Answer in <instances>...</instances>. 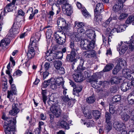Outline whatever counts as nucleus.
<instances>
[{
    "label": "nucleus",
    "instance_id": "nucleus-11",
    "mask_svg": "<svg viewBox=\"0 0 134 134\" xmlns=\"http://www.w3.org/2000/svg\"><path fill=\"white\" fill-rule=\"evenodd\" d=\"M83 35H85V36L86 35L87 38V39H84L82 40L81 41L87 40L90 43L93 42L94 45H95V41L94 39L95 38L96 35L94 31L91 29H87L86 30V31L85 32L84 34Z\"/></svg>",
    "mask_w": 134,
    "mask_h": 134
},
{
    "label": "nucleus",
    "instance_id": "nucleus-43",
    "mask_svg": "<svg viewBox=\"0 0 134 134\" xmlns=\"http://www.w3.org/2000/svg\"><path fill=\"white\" fill-rule=\"evenodd\" d=\"M121 69L120 68H119L118 65H117L113 70V74H116L120 71Z\"/></svg>",
    "mask_w": 134,
    "mask_h": 134
},
{
    "label": "nucleus",
    "instance_id": "nucleus-20",
    "mask_svg": "<svg viewBox=\"0 0 134 134\" xmlns=\"http://www.w3.org/2000/svg\"><path fill=\"white\" fill-rule=\"evenodd\" d=\"M123 77H113L110 80V82L112 84H118L122 83L123 81Z\"/></svg>",
    "mask_w": 134,
    "mask_h": 134
},
{
    "label": "nucleus",
    "instance_id": "nucleus-23",
    "mask_svg": "<svg viewBox=\"0 0 134 134\" xmlns=\"http://www.w3.org/2000/svg\"><path fill=\"white\" fill-rule=\"evenodd\" d=\"M131 39H130V41L127 42L129 49L130 51H134V33L133 35L131 36Z\"/></svg>",
    "mask_w": 134,
    "mask_h": 134
},
{
    "label": "nucleus",
    "instance_id": "nucleus-64",
    "mask_svg": "<svg viewBox=\"0 0 134 134\" xmlns=\"http://www.w3.org/2000/svg\"><path fill=\"white\" fill-rule=\"evenodd\" d=\"M129 98H134V91L131 92L128 95Z\"/></svg>",
    "mask_w": 134,
    "mask_h": 134
},
{
    "label": "nucleus",
    "instance_id": "nucleus-28",
    "mask_svg": "<svg viewBox=\"0 0 134 134\" xmlns=\"http://www.w3.org/2000/svg\"><path fill=\"white\" fill-rule=\"evenodd\" d=\"M122 120L125 121H127L129 118L130 116L124 110L123 113H121L120 114Z\"/></svg>",
    "mask_w": 134,
    "mask_h": 134
},
{
    "label": "nucleus",
    "instance_id": "nucleus-50",
    "mask_svg": "<svg viewBox=\"0 0 134 134\" xmlns=\"http://www.w3.org/2000/svg\"><path fill=\"white\" fill-rule=\"evenodd\" d=\"M127 100L129 104L131 105H132L134 104V98H129V97H127Z\"/></svg>",
    "mask_w": 134,
    "mask_h": 134
},
{
    "label": "nucleus",
    "instance_id": "nucleus-37",
    "mask_svg": "<svg viewBox=\"0 0 134 134\" xmlns=\"http://www.w3.org/2000/svg\"><path fill=\"white\" fill-rule=\"evenodd\" d=\"M92 114L95 119H98L100 116V113L98 110L93 111L92 112Z\"/></svg>",
    "mask_w": 134,
    "mask_h": 134
},
{
    "label": "nucleus",
    "instance_id": "nucleus-22",
    "mask_svg": "<svg viewBox=\"0 0 134 134\" xmlns=\"http://www.w3.org/2000/svg\"><path fill=\"white\" fill-rule=\"evenodd\" d=\"M18 104H14L12 105V110H10L9 112L10 115L14 116L16 115L19 111V110L17 107Z\"/></svg>",
    "mask_w": 134,
    "mask_h": 134
},
{
    "label": "nucleus",
    "instance_id": "nucleus-31",
    "mask_svg": "<svg viewBox=\"0 0 134 134\" xmlns=\"http://www.w3.org/2000/svg\"><path fill=\"white\" fill-rule=\"evenodd\" d=\"M94 20L96 21L98 23L101 22L102 19V16L100 13H97L96 14L94 13Z\"/></svg>",
    "mask_w": 134,
    "mask_h": 134
},
{
    "label": "nucleus",
    "instance_id": "nucleus-25",
    "mask_svg": "<svg viewBox=\"0 0 134 134\" xmlns=\"http://www.w3.org/2000/svg\"><path fill=\"white\" fill-rule=\"evenodd\" d=\"M103 8V4L101 3H99L96 5V8L94 10V13L96 14L97 13H100Z\"/></svg>",
    "mask_w": 134,
    "mask_h": 134
},
{
    "label": "nucleus",
    "instance_id": "nucleus-34",
    "mask_svg": "<svg viewBox=\"0 0 134 134\" xmlns=\"http://www.w3.org/2000/svg\"><path fill=\"white\" fill-rule=\"evenodd\" d=\"M126 24H131L132 23L133 25H134V16L131 15L129 16L126 21Z\"/></svg>",
    "mask_w": 134,
    "mask_h": 134
},
{
    "label": "nucleus",
    "instance_id": "nucleus-19",
    "mask_svg": "<svg viewBox=\"0 0 134 134\" xmlns=\"http://www.w3.org/2000/svg\"><path fill=\"white\" fill-rule=\"evenodd\" d=\"M57 23L58 27L62 29H67V25L64 19L60 18L58 19L57 21Z\"/></svg>",
    "mask_w": 134,
    "mask_h": 134
},
{
    "label": "nucleus",
    "instance_id": "nucleus-52",
    "mask_svg": "<svg viewBox=\"0 0 134 134\" xmlns=\"http://www.w3.org/2000/svg\"><path fill=\"white\" fill-rule=\"evenodd\" d=\"M110 91L111 93H115L118 91L117 87L116 86L111 87L110 88Z\"/></svg>",
    "mask_w": 134,
    "mask_h": 134
},
{
    "label": "nucleus",
    "instance_id": "nucleus-55",
    "mask_svg": "<svg viewBox=\"0 0 134 134\" xmlns=\"http://www.w3.org/2000/svg\"><path fill=\"white\" fill-rule=\"evenodd\" d=\"M53 10V7H52V10L50 11L49 13V14L50 16L49 17V18L50 20L52 19L53 16L54 14V12L52 11Z\"/></svg>",
    "mask_w": 134,
    "mask_h": 134
},
{
    "label": "nucleus",
    "instance_id": "nucleus-60",
    "mask_svg": "<svg viewBox=\"0 0 134 134\" xmlns=\"http://www.w3.org/2000/svg\"><path fill=\"white\" fill-rule=\"evenodd\" d=\"M50 64L49 63H46L44 65L45 69L46 70H48L50 66Z\"/></svg>",
    "mask_w": 134,
    "mask_h": 134
},
{
    "label": "nucleus",
    "instance_id": "nucleus-45",
    "mask_svg": "<svg viewBox=\"0 0 134 134\" xmlns=\"http://www.w3.org/2000/svg\"><path fill=\"white\" fill-rule=\"evenodd\" d=\"M111 17H109L105 22L103 24V25L104 27H106L109 24L110 22L112 20Z\"/></svg>",
    "mask_w": 134,
    "mask_h": 134
},
{
    "label": "nucleus",
    "instance_id": "nucleus-17",
    "mask_svg": "<svg viewBox=\"0 0 134 134\" xmlns=\"http://www.w3.org/2000/svg\"><path fill=\"white\" fill-rule=\"evenodd\" d=\"M66 4L63 6H62V8L63 13L68 15H70L73 12L72 7L68 2Z\"/></svg>",
    "mask_w": 134,
    "mask_h": 134
},
{
    "label": "nucleus",
    "instance_id": "nucleus-59",
    "mask_svg": "<svg viewBox=\"0 0 134 134\" xmlns=\"http://www.w3.org/2000/svg\"><path fill=\"white\" fill-rule=\"evenodd\" d=\"M41 131V130L37 128L35 129L33 133L31 134H40Z\"/></svg>",
    "mask_w": 134,
    "mask_h": 134
},
{
    "label": "nucleus",
    "instance_id": "nucleus-6",
    "mask_svg": "<svg viewBox=\"0 0 134 134\" xmlns=\"http://www.w3.org/2000/svg\"><path fill=\"white\" fill-rule=\"evenodd\" d=\"M113 126L116 130L120 132V134H134V129L131 130L127 134L124 123L116 121L113 124Z\"/></svg>",
    "mask_w": 134,
    "mask_h": 134
},
{
    "label": "nucleus",
    "instance_id": "nucleus-24",
    "mask_svg": "<svg viewBox=\"0 0 134 134\" xmlns=\"http://www.w3.org/2000/svg\"><path fill=\"white\" fill-rule=\"evenodd\" d=\"M59 124L60 126L65 129L68 130L70 128L69 125L66 121L60 120L59 121Z\"/></svg>",
    "mask_w": 134,
    "mask_h": 134
},
{
    "label": "nucleus",
    "instance_id": "nucleus-15",
    "mask_svg": "<svg viewBox=\"0 0 134 134\" xmlns=\"http://www.w3.org/2000/svg\"><path fill=\"white\" fill-rule=\"evenodd\" d=\"M29 50L27 53V58L29 59H31L34 57L35 54V52L34 48H35L36 51L38 50V46L34 45L32 46L31 45H30V43L28 46Z\"/></svg>",
    "mask_w": 134,
    "mask_h": 134
},
{
    "label": "nucleus",
    "instance_id": "nucleus-18",
    "mask_svg": "<svg viewBox=\"0 0 134 134\" xmlns=\"http://www.w3.org/2000/svg\"><path fill=\"white\" fill-rule=\"evenodd\" d=\"M41 34L40 32L36 33L34 37H31L30 39V45H36L38 46V43L39 41Z\"/></svg>",
    "mask_w": 134,
    "mask_h": 134
},
{
    "label": "nucleus",
    "instance_id": "nucleus-47",
    "mask_svg": "<svg viewBox=\"0 0 134 134\" xmlns=\"http://www.w3.org/2000/svg\"><path fill=\"white\" fill-rule=\"evenodd\" d=\"M83 114L85 117L87 118L91 119L92 118V116L90 112H86L85 111H83Z\"/></svg>",
    "mask_w": 134,
    "mask_h": 134
},
{
    "label": "nucleus",
    "instance_id": "nucleus-46",
    "mask_svg": "<svg viewBox=\"0 0 134 134\" xmlns=\"http://www.w3.org/2000/svg\"><path fill=\"white\" fill-rule=\"evenodd\" d=\"M10 91H11L14 94H16L17 90L15 84H12L11 85V90Z\"/></svg>",
    "mask_w": 134,
    "mask_h": 134
},
{
    "label": "nucleus",
    "instance_id": "nucleus-21",
    "mask_svg": "<svg viewBox=\"0 0 134 134\" xmlns=\"http://www.w3.org/2000/svg\"><path fill=\"white\" fill-rule=\"evenodd\" d=\"M10 42V40L9 38H4L0 42V47H2L3 49H5L7 48V47Z\"/></svg>",
    "mask_w": 134,
    "mask_h": 134
},
{
    "label": "nucleus",
    "instance_id": "nucleus-27",
    "mask_svg": "<svg viewBox=\"0 0 134 134\" xmlns=\"http://www.w3.org/2000/svg\"><path fill=\"white\" fill-rule=\"evenodd\" d=\"M125 29V26L124 25H117L114 29L118 33L123 31Z\"/></svg>",
    "mask_w": 134,
    "mask_h": 134
},
{
    "label": "nucleus",
    "instance_id": "nucleus-26",
    "mask_svg": "<svg viewBox=\"0 0 134 134\" xmlns=\"http://www.w3.org/2000/svg\"><path fill=\"white\" fill-rule=\"evenodd\" d=\"M123 4L118 2V4L114 5L113 8V10L115 12H118L121 10L123 7Z\"/></svg>",
    "mask_w": 134,
    "mask_h": 134
},
{
    "label": "nucleus",
    "instance_id": "nucleus-44",
    "mask_svg": "<svg viewBox=\"0 0 134 134\" xmlns=\"http://www.w3.org/2000/svg\"><path fill=\"white\" fill-rule=\"evenodd\" d=\"M51 80H48L47 81H45L42 85V87L43 88H46L49 85L51 82Z\"/></svg>",
    "mask_w": 134,
    "mask_h": 134
},
{
    "label": "nucleus",
    "instance_id": "nucleus-4",
    "mask_svg": "<svg viewBox=\"0 0 134 134\" xmlns=\"http://www.w3.org/2000/svg\"><path fill=\"white\" fill-rule=\"evenodd\" d=\"M62 52H55L51 50H49L45 53L46 59L49 62L52 61L55 59H60L62 58L63 53H65L66 51V48L64 47L62 49Z\"/></svg>",
    "mask_w": 134,
    "mask_h": 134
},
{
    "label": "nucleus",
    "instance_id": "nucleus-35",
    "mask_svg": "<svg viewBox=\"0 0 134 134\" xmlns=\"http://www.w3.org/2000/svg\"><path fill=\"white\" fill-rule=\"evenodd\" d=\"M46 90H42V97L43 102L44 104H46V101L47 100V97L46 96Z\"/></svg>",
    "mask_w": 134,
    "mask_h": 134
},
{
    "label": "nucleus",
    "instance_id": "nucleus-14",
    "mask_svg": "<svg viewBox=\"0 0 134 134\" xmlns=\"http://www.w3.org/2000/svg\"><path fill=\"white\" fill-rule=\"evenodd\" d=\"M127 44V41L124 43L122 41H121L118 44L117 46V50L118 51L120 54L122 55L126 52L128 48Z\"/></svg>",
    "mask_w": 134,
    "mask_h": 134
},
{
    "label": "nucleus",
    "instance_id": "nucleus-61",
    "mask_svg": "<svg viewBox=\"0 0 134 134\" xmlns=\"http://www.w3.org/2000/svg\"><path fill=\"white\" fill-rule=\"evenodd\" d=\"M40 117L42 120H44L46 118V116L43 113H41L40 115Z\"/></svg>",
    "mask_w": 134,
    "mask_h": 134
},
{
    "label": "nucleus",
    "instance_id": "nucleus-9",
    "mask_svg": "<svg viewBox=\"0 0 134 134\" xmlns=\"http://www.w3.org/2000/svg\"><path fill=\"white\" fill-rule=\"evenodd\" d=\"M121 99L120 96L117 95L113 96L112 98V101L114 102L113 104H110L109 106V111L111 114H113L115 111H119L120 108L118 105H114V102H119Z\"/></svg>",
    "mask_w": 134,
    "mask_h": 134
},
{
    "label": "nucleus",
    "instance_id": "nucleus-7",
    "mask_svg": "<svg viewBox=\"0 0 134 134\" xmlns=\"http://www.w3.org/2000/svg\"><path fill=\"white\" fill-rule=\"evenodd\" d=\"M102 76L101 72L96 73L93 75L91 78L90 79L89 82L94 88L98 89L100 87L102 84V82L99 81L98 82L97 80L101 78Z\"/></svg>",
    "mask_w": 134,
    "mask_h": 134
},
{
    "label": "nucleus",
    "instance_id": "nucleus-58",
    "mask_svg": "<svg viewBox=\"0 0 134 134\" xmlns=\"http://www.w3.org/2000/svg\"><path fill=\"white\" fill-rule=\"evenodd\" d=\"M110 17H111L112 20H116L117 18V16L115 13H112Z\"/></svg>",
    "mask_w": 134,
    "mask_h": 134
},
{
    "label": "nucleus",
    "instance_id": "nucleus-48",
    "mask_svg": "<svg viewBox=\"0 0 134 134\" xmlns=\"http://www.w3.org/2000/svg\"><path fill=\"white\" fill-rule=\"evenodd\" d=\"M123 85L124 86H126L128 88V90L130 88L131 86L132 85V81L131 82H128L127 83L125 82L123 83Z\"/></svg>",
    "mask_w": 134,
    "mask_h": 134
},
{
    "label": "nucleus",
    "instance_id": "nucleus-62",
    "mask_svg": "<svg viewBox=\"0 0 134 134\" xmlns=\"http://www.w3.org/2000/svg\"><path fill=\"white\" fill-rule=\"evenodd\" d=\"M18 14L19 15L23 16L24 15L25 13L21 9H20L18 11Z\"/></svg>",
    "mask_w": 134,
    "mask_h": 134
},
{
    "label": "nucleus",
    "instance_id": "nucleus-39",
    "mask_svg": "<svg viewBox=\"0 0 134 134\" xmlns=\"http://www.w3.org/2000/svg\"><path fill=\"white\" fill-rule=\"evenodd\" d=\"M107 124L105 126V129L108 132L110 131L112 128V124L111 122H106Z\"/></svg>",
    "mask_w": 134,
    "mask_h": 134
},
{
    "label": "nucleus",
    "instance_id": "nucleus-10",
    "mask_svg": "<svg viewBox=\"0 0 134 134\" xmlns=\"http://www.w3.org/2000/svg\"><path fill=\"white\" fill-rule=\"evenodd\" d=\"M20 26V22L15 20L12 26L9 30L8 36L10 37H14L15 35L19 33Z\"/></svg>",
    "mask_w": 134,
    "mask_h": 134
},
{
    "label": "nucleus",
    "instance_id": "nucleus-49",
    "mask_svg": "<svg viewBox=\"0 0 134 134\" xmlns=\"http://www.w3.org/2000/svg\"><path fill=\"white\" fill-rule=\"evenodd\" d=\"M30 10H31V12L32 13L30 14V16L29 17V19L30 20L32 19L35 15L33 13V10L32 8H29L27 10V12H28Z\"/></svg>",
    "mask_w": 134,
    "mask_h": 134
},
{
    "label": "nucleus",
    "instance_id": "nucleus-30",
    "mask_svg": "<svg viewBox=\"0 0 134 134\" xmlns=\"http://www.w3.org/2000/svg\"><path fill=\"white\" fill-rule=\"evenodd\" d=\"M16 94H14L11 91H8L7 92V97L9 99L10 102H13L15 98L14 95H15Z\"/></svg>",
    "mask_w": 134,
    "mask_h": 134
},
{
    "label": "nucleus",
    "instance_id": "nucleus-42",
    "mask_svg": "<svg viewBox=\"0 0 134 134\" xmlns=\"http://www.w3.org/2000/svg\"><path fill=\"white\" fill-rule=\"evenodd\" d=\"M112 66L111 65H107L105 68L103 70L104 72H107L109 71L112 68Z\"/></svg>",
    "mask_w": 134,
    "mask_h": 134
},
{
    "label": "nucleus",
    "instance_id": "nucleus-13",
    "mask_svg": "<svg viewBox=\"0 0 134 134\" xmlns=\"http://www.w3.org/2000/svg\"><path fill=\"white\" fill-rule=\"evenodd\" d=\"M74 24L75 27H76L77 29V32L75 33H77L79 35V34H81V35L84 34L85 30L84 28L85 26L84 23L76 21L75 22Z\"/></svg>",
    "mask_w": 134,
    "mask_h": 134
},
{
    "label": "nucleus",
    "instance_id": "nucleus-32",
    "mask_svg": "<svg viewBox=\"0 0 134 134\" xmlns=\"http://www.w3.org/2000/svg\"><path fill=\"white\" fill-rule=\"evenodd\" d=\"M81 10L82 12L83 15L86 18H88L90 17L91 15L87 12L86 9L85 8H82Z\"/></svg>",
    "mask_w": 134,
    "mask_h": 134
},
{
    "label": "nucleus",
    "instance_id": "nucleus-29",
    "mask_svg": "<svg viewBox=\"0 0 134 134\" xmlns=\"http://www.w3.org/2000/svg\"><path fill=\"white\" fill-rule=\"evenodd\" d=\"M68 2V0H58L56 2L55 4L57 7H60V5L63 6L65 5Z\"/></svg>",
    "mask_w": 134,
    "mask_h": 134
},
{
    "label": "nucleus",
    "instance_id": "nucleus-51",
    "mask_svg": "<svg viewBox=\"0 0 134 134\" xmlns=\"http://www.w3.org/2000/svg\"><path fill=\"white\" fill-rule=\"evenodd\" d=\"M105 117L106 118V122H111L110 121V115L108 112H106Z\"/></svg>",
    "mask_w": 134,
    "mask_h": 134
},
{
    "label": "nucleus",
    "instance_id": "nucleus-54",
    "mask_svg": "<svg viewBox=\"0 0 134 134\" xmlns=\"http://www.w3.org/2000/svg\"><path fill=\"white\" fill-rule=\"evenodd\" d=\"M82 89V87L81 86H77L75 89L76 92L78 93L81 91Z\"/></svg>",
    "mask_w": 134,
    "mask_h": 134
},
{
    "label": "nucleus",
    "instance_id": "nucleus-40",
    "mask_svg": "<svg viewBox=\"0 0 134 134\" xmlns=\"http://www.w3.org/2000/svg\"><path fill=\"white\" fill-rule=\"evenodd\" d=\"M128 16V14L125 13H122L120 14L119 18V19L120 20H122L126 18Z\"/></svg>",
    "mask_w": 134,
    "mask_h": 134
},
{
    "label": "nucleus",
    "instance_id": "nucleus-53",
    "mask_svg": "<svg viewBox=\"0 0 134 134\" xmlns=\"http://www.w3.org/2000/svg\"><path fill=\"white\" fill-rule=\"evenodd\" d=\"M22 73V72L21 71L18 70L14 73L13 75L14 76L16 75L18 76H20L21 75Z\"/></svg>",
    "mask_w": 134,
    "mask_h": 134
},
{
    "label": "nucleus",
    "instance_id": "nucleus-2",
    "mask_svg": "<svg viewBox=\"0 0 134 134\" xmlns=\"http://www.w3.org/2000/svg\"><path fill=\"white\" fill-rule=\"evenodd\" d=\"M93 42L90 43L87 40H85L80 42V47L83 50L88 49V50L84 52L83 55L87 58L93 57L96 56V52L93 49L95 47Z\"/></svg>",
    "mask_w": 134,
    "mask_h": 134
},
{
    "label": "nucleus",
    "instance_id": "nucleus-57",
    "mask_svg": "<svg viewBox=\"0 0 134 134\" xmlns=\"http://www.w3.org/2000/svg\"><path fill=\"white\" fill-rule=\"evenodd\" d=\"M123 83H122L121 85V90L124 92H125L127 91L128 90L127 87L126 86H124L123 85Z\"/></svg>",
    "mask_w": 134,
    "mask_h": 134
},
{
    "label": "nucleus",
    "instance_id": "nucleus-36",
    "mask_svg": "<svg viewBox=\"0 0 134 134\" xmlns=\"http://www.w3.org/2000/svg\"><path fill=\"white\" fill-rule=\"evenodd\" d=\"M95 100V97L93 96L89 97H87L86 99V102L89 104L92 103H94Z\"/></svg>",
    "mask_w": 134,
    "mask_h": 134
},
{
    "label": "nucleus",
    "instance_id": "nucleus-3",
    "mask_svg": "<svg viewBox=\"0 0 134 134\" xmlns=\"http://www.w3.org/2000/svg\"><path fill=\"white\" fill-rule=\"evenodd\" d=\"M2 118L4 121V126H7L5 128V132L6 134H14V128L16 123V118H8L6 117L4 114H3Z\"/></svg>",
    "mask_w": 134,
    "mask_h": 134
},
{
    "label": "nucleus",
    "instance_id": "nucleus-38",
    "mask_svg": "<svg viewBox=\"0 0 134 134\" xmlns=\"http://www.w3.org/2000/svg\"><path fill=\"white\" fill-rule=\"evenodd\" d=\"M62 64V62L59 60L56 61L54 63V66L55 68L57 69H58L60 67Z\"/></svg>",
    "mask_w": 134,
    "mask_h": 134
},
{
    "label": "nucleus",
    "instance_id": "nucleus-1",
    "mask_svg": "<svg viewBox=\"0 0 134 134\" xmlns=\"http://www.w3.org/2000/svg\"><path fill=\"white\" fill-rule=\"evenodd\" d=\"M71 40L70 47L72 50L70 54H68L66 56V59L68 61L75 62L77 61L76 58V51L75 49V47L74 42H77L81 40L83 38L81 36L79 35L76 33H74L70 36Z\"/></svg>",
    "mask_w": 134,
    "mask_h": 134
},
{
    "label": "nucleus",
    "instance_id": "nucleus-5",
    "mask_svg": "<svg viewBox=\"0 0 134 134\" xmlns=\"http://www.w3.org/2000/svg\"><path fill=\"white\" fill-rule=\"evenodd\" d=\"M55 98L52 96H51L49 98L48 104L49 105L52 104L50 108V110L52 113L56 117H59L60 115L61 111L59 107L57 106V104L54 105V102H55Z\"/></svg>",
    "mask_w": 134,
    "mask_h": 134
},
{
    "label": "nucleus",
    "instance_id": "nucleus-56",
    "mask_svg": "<svg viewBox=\"0 0 134 134\" xmlns=\"http://www.w3.org/2000/svg\"><path fill=\"white\" fill-rule=\"evenodd\" d=\"M62 100L64 102L68 101L69 100V99L68 97V96H62Z\"/></svg>",
    "mask_w": 134,
    "mask_h": 134
},
{
    "label": "nucleus",
    "instance_id": "nucleus-8",
    "mask_svg": "<svg viewBox=\"0 0 134 134\" xmlns=\"http://www.w3.org/2000/svg\"><path fill=\"white\" fill-rule=\"evenodd\" d=\"M83 64H80L77 67V71L78 72L72 75L73 78L76 82H81L85 79V78L82 75L81 73L85 69V67L83 66Z\"/></svg>",
    "mask_w": 134,
    "mask_h": 134
},
{
    "label": "nucleus",
    "instance_id": "nucleus-16",
    "mask_svg": "<svg viewBox=\"0 0 134 134\" xmlns=\"http://www.w3.org/2000/svg\"><path fill=\"white\" fill-rule=\"evenodd\" d=\"M122 74L124 77L129 80L134 79V71H131L128 69H125L123 70Z\"/></svg>",
    "mask_w": 134,
    "mask_h": 134
},
{
    "label": "nucleus",
    "instance_id": "nucleus-12",
    "mask_svg": "<svg viewBox=\"0 0 134 134\" xmlns=\"http://www.w3.org/2000/svg\"><path fill=\"white\" fill-rule=\"evenodd\" d=\"M54 35L56 42L58 44L62 45L65 43L66 38V34L65 33L63 32H57L55 33Z\"/></svg>",
    "mask_w": 134,
    "mask_h": 134
},
{
    "label": "nucleus",
    "instance_id": "nucleus-33",
    "mask_svg": "<svg viewBox=\"0 0 134 134\" xmlns=\"http://www.w3.org/2000/svg\"><path fill=\"white\" fill-rule=\"evenodd\" d=\"M126 62L125 60L122 59L120 58L118 60V62L117 64L119 68H120V69L122 68L124 65L126 64Z\"/></svg>",
    "mask_w": 134,
    "mask_h": 134
},
{
    "label": "nucleus",
    "instance_id": "nucleus-63",
    "mask_svg": "<svg viewBox=\"0 0 134 134\" xmlns=\"http://www.w3.org/2000/svg\"><path fill=\"white\" fill-rule=\"evenodd\" d=\"M49 75V73L46 71L43 73V77L44 79H46V77L48 76Z\"/></svg>",
    "mask_w": 134,
    "mask_h": 134
},
{
    "label": "nucleus",
    "instance_id": "nucleus-41",
    "mask_svg": "<svg viewBox=\"0 0 134 134\" xmlns=\"http://www.w3.org/2000/svg\"><path fill=\"white\" fill-rule=\"evenodd\" d=\"M52 34V31L51 29H47L46 33V37L47 38L49 39L51 36Z\"/></svg>",
    "mask_w": 134,
    "mask_h": 134
}]
</instances>
